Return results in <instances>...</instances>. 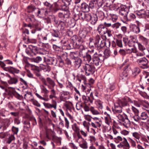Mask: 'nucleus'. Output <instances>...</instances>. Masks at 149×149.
<instances>
[{"label":"nucleus","instance_id":"nucleus-2","mask_svg":"<svg viewBox=\"0 0 149 149\" xmlns=\"http://www.w3.org/2000/svg\"><path fill=\"white\" fill-rule=\"evenodd\" d=\"M104 59V56H102L101 54L98 55L97 53L95 52L93 54V63L95 65L100 67Z\"/></svg>","mask_w":149,"mask_h":149},{"label":"nucleus","instance_id":"nucleus-30","mask_svg":"<svg viewBox=\"0 0 149 149\" xmlns=\"http://www.w3.org/2000/svg\"><path fill=\"white\" fill-rule=\"evenodd\" d=\"M132 134L133 137L138 140H139L141 137L140 133L139 132H133Z\"/></svg>","mask_w":149,"mask_h":149},{"label":"nucleus","instance_id":"nucleus-61","mask_svg":"<svg viewBox=\"0 0 149 149\" xmlns=\"http://www.w3.org/2000/svg\"><path fill=\"white\" fill-rule=\"evenodd\" d=\"M96 139L94 136H90V139L89 140L91 142H95L96 140Z\"/></svg>","mask_w":149,"mask_h":149},{"label":"nucleus","instance_id":"nucleus-7","mask_svg":"<svg viewBox=\"0 0 149 149\" xmlns=\"http://www.w3.org/2000/svg\"><path fill=\"white\" fill-rule=\"evenodd\" d=\"M67 6H68L64 4L63 5H61V7H59L58 4L56 3L54 5V7L53 8L52 11L53 13H56L58 10H61L66 13V12H68V7Z\"/></svg>","mask_w":149,"mask_h":149},{"label":"nucleus","instance_id":"nucleus-28","mask_svg":"<svg viewBox=\"0 0 149 149\" xmlns=\"http://www.w3.org/2000/svg\"><path fill=\"white\" fill-rule=\"evenodd\" d=\"M82 98L85 103H87L89 101H90L91 103L93 102L92 99H91L89 96H83Z\"/></svg>","mask_w":149,"mask_h":149},{"label":"nucleus","instance_id":"nucleus-35","mask_svg":"<svg viewBox=\"0 0 149 149\" xmlns=\"http://www.w3.org/2000/svg\"><path fill=\"white\" fill-rule=\"evenodd\" d=\"M42 58L40 56L34 57L32 59V61L35 63H38L42 60Z\"/></svg>","mask_w":149,"mask_h":149},{"label":"nucleus","instance_id":"nucleus-49","mask_svg":"<svg viewBox=\"0 0 149 149\" xmlns=\"http://www.w3.org/2000/svg\"><path fill=\"white\" fill-rule=\"evenodd\" d=\"M12 130L14 134H17L18 132L19 129L17 127L13 126L12 128Z\"/></svg>","mask_w":149,"mask_h":149},{"label":"nucleus","instance_id":"nucleus-41","mask_svg":"<svg viewBox=\"0 0 149 149\" xmlns=\"http://www.w3.org/2000/svg\"><path fill=\"white\" fill-rule=\"evenodd\" d=\"M35 95L38 98L40 99L43 100L44 101H47L49 100V99L48 98H44L42 97L38 93H35Z\"/></svg>","mask_w":149,"mask_h":149},{"label":"nucleus","instance_id":"nucleus-59","mask_svg":"<svg viewBox=\"0 0 149 149\" xmlns=\"http://www.w3.org/2000/svg\"><path fill=\"white\" fill-rule=\"evenodd\" d=\"M84 118L85 119L89 121H90L91 120V116L89 115H84Z\"/></svg>","mask_w":149,"mask_h":149},{"label":"nucleus","instance_id":"nucleus-64","mask_svg":"<svg viewBox=\"0 0 149 149\" xmlns=\"http://www.w3.org/2000/svg\"><path fill=\"white\" fill-rule=\"evenodd\" d=\"M69 146L73 149H77V147L75 145L72 143H70L69 144Z\"/></svg>","mask_w":149,"mask_h":149},{"label":"nucleus","instance_id":"nucleus-42","mask_svg":"<svg viewBox=\"0 0 149 149\" xmlns=\"http://www.w3.org/2000/svg\"><path fill=\"white\" fill-rule=\"evenodd\" d=\"M41 92L45 94H47L49 93V91H48L47 88L44 86H42L41 88Z\"/></svg>","mask_w":149,"mask_h":149},{"label":"nucleus","instance_id":"nucleus-31","mask_svg":"<svg viewBox=\"0 0 149 149\" xmlns=\"http://www.w3.org/2000/svg\"><path fill=\"white\" fill-rule=\"evenodd\" d=\"M127 12L126 11L124 8H119V13L120 15H124V17H126Z\"/></svg>","mask_w":149,"mask_h":149},{"label":"nucleus","instance_id":"nucleus-24","mask_svg":"<svg viewBox=\"0 0 149 149\" xmlns=\"http://www.w3.org/2000/svg\"><path fill=\"white\" fill-rule=\"evenodd\" d=\"M40 67L42 70H43L45 72H49L50 70L49 67L47 65H45L43 64H41L40 65Z\"/></svg>","mask_w":149,"mask_h":149},{"label":"nucleus","instance_id":"nucleus-47","mask_svg":"<svg viewBox=\"0 0 149 149\" xmlns=\"http://www.w3.org/2000/svg\"><path fill=\"white\" fill-rule=\"evenodd\" d=\"M70 55L71 58L72 59L75 60V59L76 58H78V57H76V56H77V54L74 52H71Z\"/></svg>","mask_w":149,"mask_h":149},{"label":"nucleus","instance_id":"nucleus-58","mask_svg":"<svg viewBox=\"0 0 149 149\" xmlns=\"http://www.w3.org/2000/svg\"><path fill=\"white\" fill-rule=\"evenodd\" d=\"M18 78H19L20 81L22 83V84H24L25 86L27 85V83L26 81H25L21 77H19L17 76Z\"/></svg>","mask_w":149,"mask_h":149},{"label":"nucleus","instance_id":"nucleus-56","mask_svg":"<svg viewBox=\"0 0 149 149\" xmlns=\"http://www.w3.org/2000/svg\"><path fill=\"white\" fill-rule=\"evenodd\" d=\"M117 116L120 122H122L125 118H124L123 116L120 114H118Z\"/></svg>","mask_w":149,"mask_h":149},{"label":"nucleus","instance_id":"nucleus-45","mask_svg":"<svg viewBox=\"0 0 149 149\" xmlns=\"http://www.w3.org/2000/svg\"><path fill=\"white\" fill-rule=\"evenodd\" d=\"M132 111L135 113V115L134 116H135L136 115H139L138 114L139 113V111L135 107L132 106Z\"/></svg>","mask_w":149,"mask_h":149},{"label":"nucleus","instance_id":"nucleus-11","mask_svg":"<svg viewBox=\"0 0 149 149\" xmlns=\"http://www.w3.org/2000/svg\"><path fill=\"white\" fill-rule=\"evenodd\" d=\"M3 70L6 71H8L10 73L13 74H14V73H18L19 72V70L15 68L11 67L4 68H3Z\"/></svg>","mask_w":149,"mask_h":149},{"label":"nucleus","instance_id":"nucleus-63","mask_svg":"<svg viewBox=\"0 0 149 149\" xmlns=\"http://www.w3.org/2000/svg\"><path fill=\"white\" fill-rule=\"evenodd\" d=\"M44 5L49 8H51L52 5L47 1H46L44 3Z\"/></svg>","mask_w":149,"mask_h":149},{"label":"nucleus","instance_id":"nucleus-55","mask_svg":"<svg viewBox=\"0 0 149 149\" xmlns=\"http://www.w3.org/2000/svg\"><path fill=\"white\" fill-rule=\"evenodd\" d=\"M30 120L32 122V123L33 125H35L37 124L36 120L34 117H31Z\"/></svg>","mask_w":149,"mask_h":149},{"label":"nucleus","instance_id":"nucleus-9","mask_svg":"<svg viewBox=\"0 0 149 149\" xmlns=\"http://www.w3.org/2000/svg\"><path fill=\"white\" fill-rule=\"evenodd\" d=\"M110 42L109 41H106L104 40H102L96 46L98 49H100L103 47L105 46L107 47L110 46Z\"/></svg>","mask_w":149,"mask_h":149},{"label":"nucleus","instance_id":"nucleus-26","mask_svg":"<svg viewBox=\"0 0 149 149\" xmlns=\"http://www.w3.org/2000/svg\"><path fill=\"white\" fill-rule=\"evenodd\" d=\"M72 130L77 133L79 132V128L77 124L75 123L72 125Z\"/></svg>","mask_w":149,"mask_h":149},{"label":"nucleus","instance_id":"nucleus-50","mask_svg":"<svg viewBox=\"0 0 149 149\" xmlns=\"http://www.w3.org/2000/svg\"><path fill=\"white\" fill-rule=\"evenodd\" d=\"M8 135V133L2 132L0 133V138H3L7 136Z\"/></svg>","mask_w":149,"mask_h":149},{"label":"nucleus","instance_id":"nucleus-46","mask_svg":"<svg viewBox=\"0 0 149 149\" xmlns=\"http://www.w3.org/2000/svg\"><path fill=\"white\" fill-rule=\"evenodd\" d=\"M16 14L17 12L15 11H14L13 12H12L9 15L8 17V19H9V18H11L15 17Z\"/></svg>","mask_w":149,"mask_h":149},{"label":"nucleus","instance_id":"nucleus-43","mask_svg":"<svg viewBox=\"0 0 149 149\" xmlns=\"http://www.w3.org/2000/svg\"><path fill=\"white\" fill-rule=\"evenodd\" d=\"M30 101L34 105L38 107H40V104L37 101L33 99H31Z\"/></svg>","mask_w":149,"mask_h":149},{"label":"nucleus","instance_id":"nucleus-12","mask_svg":"<svg viewBox=\"0 0 149 149\" xmlns=\"http://www.w3.org/2000/svg\"><path fill=\"white\" fill-rule=\"evenodd\" d=\"M37 8L34 5L31 4L26 7V10L28 13H34Z\"/></svg>","mask_w":149,"mask_h":149},{"label":"nucleus","instance_id":"nucleus-15","mask_svg":"<svg viewBox=\"0 0 149 149\" xmlns=\"http://www.w3.org/2000/svg\"><path fill=\"white\" fill-rule=\"evenodd\" d=\"M52 101V104H51L49 103H43V104L45 107L47 108L50 109L52 108H54L56 109L57 102L56 101L54 100H53Z\"/></svg>","mask_w":149,"mask_h":149},{"label":"nucleus","instance_id":"nucleus-32","mask_svg":"<svg viewBox=\"0 0 149 149\" xmlns=\"http://www.w3.org/2000/svg\"><path fill=\"white\" fill-rule=\"evenodd\" d=\"M67 55L66 53H63V54L60 57L61 59L59 60V62L61 65H63L64 62L63 61V59H65V57L66 58Z\"/></svg>","mask_w":149,"mask_h":149},{"label":"nucleus","instance_id":"nucleus-40","mask_svg":"<svg viewBox=\"0 0 149 149\" xmlns=\"http://www.w3.org/2000/svg\"><path fill=\"white\" fill-rule=\"evenodd\" d=\"M31 52L33 53H35L37 51L36 47L32 45H29Z\"/></svg>","mask_w":149,"mask_h":149},{"label":"nucleus","instance_id":"nucleus-37","mask_svg":"<svg viewBox=\"0 0 149 149\" xmlns=\"http://www.w3.org/2000/svg\"><path fill=\"white\" fill-rule=\"evenodd\" d=\"M140 72V69L138 67L134 68L132 71V73L134 76H135L138 74Z\"/></svg>","mask_w":149,"mask_h":149},{"label":"nucleus","instance_id":"nucleus-8","mask_svg":"<svg viewBox=\"0 0 149 149\" xmlns=\"http://www.w3.org/2000/svg\"><path fill=\"white\" fill-rule=\"evenodd\" d=\"M148 117L147 113L145 112L141 113L140 116L136 115L133 117L134 120L136 122H140L142 120H146Z\"/></svg>","mask_w":149,"mask_h":149},{"label":"nucleus","instance_id":"nucleus-54","mask_svg":"<svg viewBox=\"0 0 149 149\" xmlns=\"http://www.w3.org/2000/svg\"><path fill=\"white\" fill-rule=\"evenodd\" d=\"M64 119H65V127L67 128L68 129L69 127V122L67 119V118L65 117H64Z\"/></svg>","mask_w":149,"mask_h":149},{"label":"nucleus","instance_id":"nucleus-53","mask_svg":"<svg viewBox=\"0 0 149 149\" xmlns=\"http://www.w3.org/2000/svg\"><path fill=\"white\" fill-rule=\"evenodd\" d=\"M138 46L139 49L141 51H143L145 49V47L143 46L141 44L139 43H138Z\"/></svg>","mask_w":149,"mask_h":149},{"label":"nucleus","instance_id":"nucleus-18","mask_svg":"<svg viewBox=\"0 0 149 149\" xmlns=\"http://www.w3.org/2000/svg\"><path fill=\"white\" fill-rule=\"evenodd\" d=\"M82 60L80 58H78L75 59L74 61V65L75 68H79L81 65L82 63Z\"/></svg>","mask_w":149,"mask_h":149},{"label":"nucleus","instance_id":"nucleus-48","mask_svg":"<svg viewBox=\"0 0 149 149\" xmlns=\"http://www.w3.org/2000/svg\"><path fill=\"white\" fill-rule=\"evenodd\" d=\"M85 60H86L88 62H89L91 59V57L90 55L87 54L84 57Z\"/></svg>","mask_w":149,"mask_h":149},{"label":"nucleus","instance_id":"nucleus-3","mask_svg":"<svg viewBox=\"0 0 149 149\" xmlns=\"http://www.w3.org/2000/svg\"><path fill=\"white\" fill-rule=\"evenodd\" d=\"M127 102L125 100H119L114 104L115 112L116 113H120L122 112L123 107L127 106Z\"/></svg>","mask_w":149,"mask_h":149},{"label":"nucleus","instance_id":"nucleus-38","mask_svg":"<svg viewBox=\"0 0 149 149\" xmlns=\"http://www.w3.org/2000/svg\"><path fill=\"white\" fill-rule=\"evenodd\" d=\"M142 106L145 108L144 109L149 113V103L148 102H146L145 103H143Z\"/></svg>","mask_w":149,"mask_h":149},{"label":"nucleus","instance_id":"nucleus-57","mask_svg":"<svg viewBox=\"0 0 149 149\" xmlns=\"http://www.w3.org/2000/svg\"><path fill=\"white\" fill-rule=\"evenodd\" d=\"M145 129L148 131H149V118L147 120V122L145 125Z\"/></svg>","mask_w":149,"mask_h":149},{"label":"nucleus","instance_id":"nucleus-36","mask_svg":"<svg viewBox=\"0 0 149 149\" xmlns=\"http://www.w3.org/2000/svg\"><path fill=\"white\" fill-rule=\"evenodd\" d=\"M79 146L84 149H86L88 148V144L86 141H84L82 143L79 144Z\"/></svg>","mask_w":149,"mask_h":149},{"label":"nucleus","instance_id":"nucleus-19","mask_svg":"<svg viewBox=\"0 0 149 149\" xmlns=\"http://www.w3.org/2000/svg\"><path fill=\"white\" fill-rule=\"evenodd\" d=\"M100 112H102V109L103 108L102 105L103 102L99 100H97L95 102Z\"/></svg>","mask_w":149,"mask_h":149},{"label":"nucleus","instance_id":"nucleus-39","mask_svg":"<svg viewBox=\"0 0 149 149\" xmlns=\"http://www.w3.org/2000/svg\"><path fill=\"white\" fill-rule=\"evenodd\" d=\"M123 41L125 45H128L129 46H130V40H129L128 38L127 37L123 38Z\"/></svg>","mask_w":149,"mask_h":149},{"label":"nucleus","instance_id":"nucleus-1","mask_svg":"<svg viewBox=\"0 0 149 149\" xmlns=\"http://www.w3.org/2000/svg\"><path fill=\"white\" fill-rule=\"evenodd\" d=\"M97 3V1L96 0L90 1L89 5L86 3H83L81 4V10L84 12H88L96 6Z\"/></svg>","mask_w":149,"mask_h":149},{"label":"nucleus","instance_id":"nucleus-44","mask_svg":"<svg viewBox=\"0 0 149 149\" xmlns=\"http://www.w3.org/2000/svg\"><path fill=\"white\" fill-rule=\"evenodd\" d=\"M79 54L80 56L84 58L87 54V52L85 49H84L80 51Z\"/></svg>","mask_w":149,"mask_h":149},{"label":"nucleus","instance_id":"nucleus-10","mask_svg":"<svg viewBox=\"0 0 149 149\" xmlns=\"http://www.w3.org/2000/svg\"><path fill=\"white\" fill-rule=\"evenodd\" d=\"M44 61L46 62L48 65H55L57 63L56 59L54 58L50 57L46 59L45 57H44Z\"/></svg>","mask_w":149,"mask_h":149},{"label":"nucleus","instance_id":"nucleus-14","mask_svg":"<svg viewBox=\"0 0 149 149\" xmlns=\"http://www.w3.org/2000/svg\"><path fill=\"white\" fill-rule=\"evenodd\" d=\"M97 30L101 34H105L107 31V28L103 24H100L98 26Z\"/></svg>","mask_w":149,"mask_h":149},{"label":"nucleus","instance_id":"nucleus-21","mask_svg":"<svg viewBox=\"0 0 149 149\" xmlns=\"http://www.w3.org/2000/svg\"><path fill=\"white\" fill-rule=\"evenodd\" d=\"M122 122L123 125L126 127L128 128L130 126V122L127 118H125Z\"/></svg>","mask_w":149,"mask_h":149},{"label":"nucleus","instance_id":"nucleus-27","mask_svg":"<svg viewBox=\"0 0 149 149\" xmlns=\"http://www.w3.org/2000/svg\"><path fill=\"white\" fill-rule=\"evenodd\" d=\"M130 46H132V45H134V43H135L137 42V40H136V36H130Z\"/></svg>","mask_w":149,"mask_h":149},{"label":"nucleus","instance_id":"nucleus-25","mask_svg":"<svg viewBox=\"0 0 149 149\" xmlns=\"http://www.w3.org/2000/svg\"><path fill=\"white\" fill-rule=\"evenodd\" d=\"M16 77H10V79L8 81V83L10 84H16L18 81V79Z\"/></svg>","mask_w":149,"mask_h":149},{"label":"nucleus","instance_id":"nucleus-6","mask_svg":"<svg viewBox=\"0 0 149 149\" xmlns=\"http://www.w3.org/2000/svg\"><path fill=\"white\" fill-rule=\"evenodd\" d=\"M84 70L86 75L89 76L93 74L95 71V67L93 64H86L84 66Z\"/></svg>","mask_w":149,"mask_h":149},{"label":"nucleus","instance_id":"nucleus-29","mask_svg":"<svg viewBox=\"0 0 149 149\" xmlns=\"http://www.w3.org/2000/svg\"><path fill=\"white\" fill-rule=\"evenodd\" d=\"M90 111L93 115H98L101 113L100 111H98L96 110L93 107H90Z\"/></svg>","mask_w":149,"mask_h":149},{"label":"nucleus","instance_id":"nucleus-52","mask_svg":"<svg viewBox=\"0 0 149 149\" xmlns=\"http://www.w3.org/2000/svg\"><path fill=\"white\" fill-rule=\"evenodd\" d=\"M143 11V10H140L139 12H138L137 13V15L139 16V18H143L142 15H144L145 13V12L143 10V13H142L141 12Z\"/></svg>","mask_w":149,"mask_h":149},{"label":"nucleus","instance_id":"nucleus-4","mask_svg":"<svg viewBox=\"0 0 149 149\" xmlns=\"http://www.w3.org/2000/svg\"><path fill=\"white\" fill-rule=\"evenodd\" d=\"M40 79L41 80L43 84L47 86L49 89H52V88H54L56 85L54 81L50 77H48L45 79L42 76H40Z\"/></svg>","mask_w":149,"mask_h":149},{"label":"nucleus","instance_id":"nucleus-51","mask_svg":"<svg viewBox=\"0 0 149 149\" xmlns=\"http://www.w3.org/2000/svg\"><path fill=\"white\" fill-rule=\"evenodd\" d=\"M116 42L117 45L118 47H122L123 45L121 40L119 39H116Z\"/></svg>","mask_w":149,"mask_h":149},{"label":"nucleus","instance_id":"nucleus-62","mask_svg":"<svg viewBox=\"0 0 149 149\" xmlns=\"http://www.w3.org/2000/svg\"><path fill=\"white\" fill-rule=\"evenodd\" d=\"M84 110L85 111H90V107L89 108L88 106L87 105H85L84 107Z\"/></svg>","mask_w":149,"mask_h":149},{"label":"nucleus","instance_id":"nucleus-22","mask_svg":"<svg viewBox=\"0 0 149 149\" xmlns=\"http://www.w3.org/2000/svg\"><path fill=\"white\" fill-rule=\"evenodd\" d=\"M123 139L124 140L121 142L123 148H125V149H129L130 148L129 144L125 138H124Z\"/></svg>","mask_w":149,"mask_h":149},{"label":"nucleus","instance_id":"nucleus-34","mask_svg":"<svg viewBox=\"0 0 149 149\" xmlns=\"http://www.w3.org/2000/svg\"><path fill=\"white\" fill-rule=\"evenodd\" d=\"M138 26L139 25L140 23L138 21H136ZM133 31L136 33H138L140 32V30L139 26H134L133 28Z\"/></svg>","mask_w":149,"mask_h":149},{"label":"nucleus","instance_id":"nucleus-33","mask_svg":"<svg viewBox=\"0 0 149 149\" xmlns=\"http://www.w3.org/2000/svg\"><path fill=\"white\" fill-rule=\"evenodd\" d=\"M15 139V137L14 135L13 134H11L9 135L7 141L6 143L8 144L10 143L11 142Z\"/></svg>","mask_w":149,"mask_h":149},{"label":"nucleus","instance_id":"nucleus-23","mask_svg":"<svg viewBox=\"0 0 149 149\" xmlns=\"http://www.w3.org/2000/svg\"><path fill=\"white\" fill-rule=\"evenodd\" d=\"M104 120L107 124L109 125L112 122V120L109 114L107 113V116L104 117Z\"/></svg>","mask_w":149,"mask_h":149},{"label":"nucleus","instance_id":"nucleus-16","mask_svg":"<svg viewBox=\"0 0 149 149\" xmlns=\"http://www.w3.org/2000/svg\"><path fill=\"white\" fill-rule=\"evenodd\" d=\"M102 40L100 36L98 35L96 36L94 42V46L92 45L93 42L92 41H91L89 43L90 46L91 47H96V46L97 45V44L99 43Z\"/></svg>","mask_w":149,"mask_h":149},{"label":"nucleus","instance_id":"nucleus-5","mask_svg":"<svg viewBox=\"0 0 149 149\" xmlns=\"http://www.w3.org/2000/svg\"><path fill=\"white\" fill-rule=\"evenodd\" d=\"M137 62L140 67L143 69L148 68L149 67L148 60L145 57H143L137 60Z\"/></svg>","mask_w":149,"mask_h":149},{"label":"nucleus","instance_id":"nucleus-20","mask_svg":"<svg viewBox=\"0 0 149 149\" xmlns=\"http://www.w3.org/2000/svg\"><path fill=\"white\" fill-rule=\"evenodd\" d=\"M69 13L68 12L65 13V12H63L62 13H58V17L59 18H69Z\"/></svg>","mask_w":149,"mask_h":149},{"label":"nucleus","instance_id":"nucleus-13","mask_svg":"<svg viewBox=\"0 0 149 149\" xmlns=\"http://www.w3.org/2000/svg\"><path fill=\"white\" fill-rule=\"evenodd\" d=\"M87 31L86 28H84L80 30L79 36V37L81 39L84 38L87 33Z\"/></svg>","mask_w":149,"mask_h":149},{"label":"nucleus","instance_id":"nucleus-17","mask_svg":"<svg viewBox=\"0 0 149 149\" xmlns=\"http://www.w3.org/2000/svg\"><path fill=\"white\" fill-rule=\"evenodd\" d=\"M44 13V10L42 8H36V12L34 14L36 15L39 18H42L43 14Z\"/></svg>","mask_w":149,"mask_h":149},{"label":"nucleus","instance_id":"nucleus-60","mask_svg":"<svg viewBox=\"0 0 149 149\" xmlns=\"http://www.w3.org/2000/svg\"><path fill=\"white\" fill-rule=\"evenodd\" d=\"M79 78H80L83 81V82L85 84H86V77L85 76L83 75H81L80 76Z\"/></svg>","mask_w":149,"mask_h":149}]
</instances>
